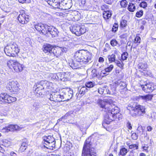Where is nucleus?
I'll return each mask as SVG.
<instances>
[{"mask_svg": "<svg viewBox=\"0 0 156 156\" xmlns=\"http://www.w3.org/2000/svg\"><path fill=\"white\" fill-rule=\"evenodd\" d=\"M114 102L112 100H100L98 102L99 106L102 108V111L105 113L104 119L102 122L103 127L107 129L106 125H108L117 119L120 120L122 119V115L120 113V109L117 106H112Z\"/></svg>", "mask_w": 156, "mask_h": 156, "instance_id": "obj_1", "label": "nucleus"}, {"mask_svg": "<svg viewBox=\"0 0 156 156\" xmlns=\"http://www.w3.org/2000/svg\"><path fill=\"white\" fill-rule=\"evenodd\" d=\"M92 54L89 51L84 50L77 51L75 53L73 59L69 61V65L73 69H79L83 64H86L91 60Z\"/></svg>", "mask_w": 156, "mask_h": 156, "instance_id": "obj_2", "label": "nucleus"}, {"mask_svg": "<svg viewBox=\"0 0 156 156\" xmlns=\"http://www.w3.org/2000/svg\"><path fill=\"white\" fill-rule=\"evenodd\" d=\"M43 51L45 54H50L49 55V57H47L48 58V62H50L54 58V57H57L61 54L60 49L55 46H54L49 44H44L42 48Z\"/></svg>", "mask_w": 156, "mask_h": 156, "instance_id": "obj_3", "label": "nucleus"}, {"mask_svg": "<svg viewBox=\"0 0 156 156\" xmlns=\"http://www.w3.org/2000/svg\"><path fill=\"white\" fill-rule=\"evenodd\" d=\"M127 109L129 115L133 117L143 116L146 113L145 106L140 104L134 106L129 104L127 107Z\"/></svg>", "mask_w": 156, "mask_h": 156, "instance_id": "obj_4", "label": "nucleus"}, {"mask_svg": "<svg viewBox=\"0 0 156 156\" xmlns=\"http://www.w3.org/2000/svg\"><path fill=\"white\" fill-rule=\"evenodd\" d=\"M20 50L18 45L15 42L6 45L4 48L5 52L6 55L13 57L18 55Z\"/></svg>", "mask_w": 156, "mask_h": 156, "instance_id": "obj_5", "label": "nucleus"}, {"mask_svg": "<svg viewBox=\"0 0 156 156\" xmlns=\"http://www.w3.org/2000/svg\"><path fill=\"white\" fill-rule=\"evenodd\" d=\"M91 142L86 140L83 148L82 156H97L96 150L91 147Z\"/></svg>", "mask_w": 156, "mask_h": 156, "instance_id": "obj_6", "label": "nucleus"}, {"mask_svg": "<svg viewBox=\"0 0 156 156\" xmlns=\"http://www.w3.org/2000/svg\"><path fill=\"white\" fill-rule=\"evenodd\" d=\"M19 83L16 81L13 80L7 83L5 86L7 90L13 94H16L19 91Z\"/></svg>", "mask_w": 156, "mask_h": 156, "instance_id": "obj_7", "label": "nucleus"}, {"mask_svg": "<svg viewBox=\"0 0 156 156\" xmlns=\"http://www.w3.org/2000/svg\"><path fill=\"white\" fill-rule=\"evenodd\" d=\"M55 141L53 137L51 136H44L42 144L43 146L47 149L53 150L55 147Z\"/></svg>", "mask_w": 156, "mask_h": 156, "instance_id": "obj_8", "label": "nucleus"}, {"mask_svg": "<svg viewBox=\"0 0 156 156\" xmlns=\"http://www.w3.org/2000/svg\"><path fill=\"white\" fill-rule=\"evenodd\" d=\"M86 28L84 25L75 24L70 28L71 31L76 36H79L83 34L86 31Z\"/></svg>", "mask_w": 156, "mask_h": 156, "instance_id": "obj_9", "label": "nucleus"}, {"mask_svg": "<svg viewBox=\"0 0 156 156\" xmlns=\"http://www.w3.org/2000/svg\"><path fill=\"white\" fill-rule=\"evenodd\" d=\"M17 98L5 93L0 94V103L2 104H11L15 102Z\"/></svg>", "mask_w": 156, "mask_h": 156, "instance_id": "obj_10", "label": "nucleus"}, {"mask_svg": "<svg viewBox=\"0 0 156 156\" xmlns=\"http://www.w3.org/2000/svg\"><path fill=\"white\" fill-rule=\"evenodd\" d=\"M19 22L21 24H27L30 20V16L24 11L20 12L17 17Z\"/></svg>", "mask_w": 156, "mask_h": 156, "instance_id": "obj_11", "label": "nucleus"}, {"mask_svg": "<svg viewBox=\"0 0 156 156\" xmlns=\"http://www.w3.org/2000/svg\"><path fill=\"white\" fill-rule=\"evenodd\" d=\"M52 83L46 80H40L37 82L34 85L35 87H37L38 88L44 90L45 89H47L51 90L52 88Z\"/></svg>", "mask_w": 156, "mask_h": 156, "instance_id": "obj_12", "label": "nucleus"}, {"mask_svg": "<svg viewBox=\"0 0 156 156\" xmlns=\"http://www.w3.org/2000/svg\"><path fill=\"white\" fill-rule=\"evenodd\" d=\"M137 69L142 75L145 76H149L150 72L148 69V66L147 63L144 62H140L138 64Z\"/></svg>", "mask_w": 156, "mask_h": 156, "instance_id": "obj_13", "label": "nucleus"}, {"mask_svg": "<svg viewBox=\"0 0 156 156\" xmlns=\"http://www.w3.org/2000/svg\"><path fill=\"white\" fill-rule=\"evenodd\" d=\"M141 87L145 93L149 94L156 89V85L152 82L147 83L145 84L140 85Z\"/></svg>", "mask_w": 156, "mask_h": 156, "instance_id": "obj_14", "label": "nucleus"}, {"mask_svg": "<svg viewBox=\"0 0 156 156\" xmlns=\"http://www.w3.org/2000/svg\"><path fill=\"white\" fill-rule=\"evenodd\" d=\"M16 4L15 0H7L2 6L3 10L6 12H9L14 7Z\"/></svg>", "mask_w": 156, "mask_h": 156, "instance_id": "obj_15", "label": "nucleus"}, {"mask_svg": "<svg viewBox=\"0 0 156 156\" xmlns=\"http://www.w3.org/2000/svg\"><path fill=\"white\" fill-rule=\"evenodd\" d=\"M63 101H68L71 99L73 96V91L69 88H65L62 92Z\"/></svg>", "mask_w": 156, "mask_h": 156, "instance_id": "obj_16", "label": "nucleus"}, {"mask_svg": "<svg viewBox=\"0 0 156 156\" xmlns=\"http://www.w3.org/2000/svg\"><path fill=\"white\" fill-rule=\"evenodd\" d=\"M61 95L57 92H54L50 94L49 99L51 101L60 102L63 101Z\"/></svg>", "mask_w": 156, "mask_h": 156, "instance_id": "obj_17", "label": "nucleus"}, {"mask_svg": "<svg viewBox=\"0 0 156 156\" xmlns=\"http://www.w3.org/2000/svg\"><path fill=\"white\" fill-rule=\"evenodd\" d=\"M109 89H106L107 93L109 94H113L115 93L118 84L115 82H114L109 85Z\"/></svg>", "mask_w": 156, "mask_h": 156, "instance_id": "obj_18", "label": "nucleus"}, {"mask_svg": "<svg viewBox=\"0 0 156 156\" xmlns=\"http://www.w3.org/2000/svg\"><path fill=\"white\" fill-rule=\"evenodd\" d=\"M153 97L152 94H147L145 95H139L136 98V99L139 100L140 99L144 100L145 101H151Z\"/></svg>", "mask_w": 156, "mask_h": 156, "instance_id": "obj_19", "label": "nucleus"}, {"mask_svg": "<svg viewBox=\"0 0 156 156\" xmlns=\"http://www.w3.org/2000/svg\"><path fill=\"white\" fill-rule=\"evenodd\" d=\"M141 42V38L139 36V34L136 35L133 41V43L131 48H136L139 45Z\"/></svg>", "mask_w": 156, "mask_h": 156, "instance_id": "obj_20", "label": "nucleus"}, {"mask_svg": "<svg viewBox=\"0 0 156 156\" xmlns=\"http://www.w3.org/2000/svg\"><path fill=\"white\" fill-rule=\"evenodd\" d=\"M136 133L140 135L141 136L143 135L144 138L147 137L148 139L149 137L147 136V133L146 131H145L143 129V127L141 126H139L136 129Z\"/></svg>", "mask_w": 156, "mask_h": 156, "instance_id": "obj_21", "label": "nucleus"}, {"mask_svg": "<svg viewBox=\"0 0 156 156\" xmlns=\"http://www.w3.org/2000/svg\"><path fill=\"white\" fill-rule=\"evenodd\" d=\"M50 27L46 24H43L41 34L46 36H49V30Z\"/></svg>", "mask_w": 156, "mask_h": 156, "instance_id": "obj_22", "label": "nucleus"}, {"mask_svg": "<svg viewBox=\"0 0 156 156\" xmlns=\"http://www.w3.org/2000/svg\"><path fill=\"white\" fill-rule=\"evenodd\" d=\"M24 67L23 64L20 63L17 61L13 69L16 72H20L23 70Z\"/></svg>", "mask_w": 156, "mask_h": 156, "instance_id": "obj_23", "label": "nucleus"}, {"mask_svg": "<svg viewBox=\"0 0 156 156\" xmlns=\"http://www.w3.org/2000/svg\"><path fill=\"white\" fill-rule=\"evenodd\" d=\"M71 15L73 17L72 19L74 21H78L81 18V15L80 13L77 11H74L71 12Z\"/></svg>", "mask_w": 156, "mask_h": 156, "instance_id": "obj_24", "label": "nucleus"}, {"mask_svg": "<svg viewBox=\"0 0 156 156\" xmlns=\"http://www.w3.org/2000/svg\"><path fill=\"white\" fill-rule=\"evenodd\" d=\"M88 91V89L85 87H82L80 89L79 92L76 94L77 98H80L81 97L83 96Z\"/></svg>", "mask_w": 156, "mask_h": 156, "instance_id": "obj_25", "label": "nucleus"}, {"mask_svg": "<svg viewBox=\"0 0 156 156\" xmlns=\"http://www.w3.org/2000/svg\"><path fill=\"white\" fill-rule=\"evenodd\" d=\"M49 4L53 8L60 9V3L56 0L50 1Z\"/></svg>", "mask_w": 156, "mask_h": 156, "instance_id": "obj_26", "label": "nucleus"}, {"mask_svg": "<svg viewBox=\"0 0 156 156\" xmlns=\"http://www.w3.org/2000/svg\"><path fill=\"white\" fill-rule=\"evenodd\" d=\"M112 14V12L111 11H104L103 13V17L105 20H107L111 18Z\"/></svg>", "mask_w": 156, "mask_h": 156, "instance_id": "obj_27", "label": "nucleus"}, {"mask_svg": "<svg viewBox=\"0 0 156 156\" xmlns=\"http://www.w3.org/2000/svg\"><path fill=\"white\" fill-rule=\"evenodd\" d=\"M34 93L37 97H39L42 95L44 93H45V91L44 89L38 88L37 87H36Z\"/></svg>", "mask_w": 156, "mask_h": 156, "instance_id": "obj_28", "label": "nucleus"}, {"mask_svg": "<svg viewBox=\"0 0 156 156\" xmlns=\"http://www.w3.org/2000/svg\"><path fill=\"white\" fill-rule=\"evenodd\" d=\"M27 146L28 143L26 142H23L20 147L18 152L20 153H22L24 151L27 147Z\"/></svg>", "mask_w": 156, "mask_h": 156, "instance_id": "obj_29", "label": "nucleus"}, {"mask_svg": "<svg viewBox=\"0 0 156 156\" xmlns=\"http://www.w3.org/2000/svg\"><path fill=\"white\" fill-rule=\"evenodd\" d=\"M16 61V60L10 59L7 62V65L9 69H13Z\"/></svg>", "mask_w": 156, "mask_h": 156, "instance_id": "obj_30", "label": "nucleus"}, {"mask_svg": "<svg viewBox=\"0 0 156 156\" xmlns=\"http://www.w3.org/2000/svg\"><path fill=\"white\" fill-rule=\"evenodd\" d=\"M58 31L57 29L55 28H51L49 30V34H50L52 37H55L58 36Z\"/></svg>", "mask_w": 156, "mask_h": 156, "instance_id": "obj_31", "label": "nucleus"}, {"mask_svg": "<svg viewBox=\"0 0 156 156\" xmlns=\"http://www.w3.org/2000/svg\"><path fill=\"white\" fill-rule=\"evenodd\" d=\"M127 21L124 19H122L120 20L119 23V27L121 30L125 29L127 26Z\"/></svg>", "mask_w": 156, "mask_h": 156, "instance_id": "obj_32", "label": "nucleus"}, {"mask_svg": "<svg viewBox=\"0 0 156 156\" xmlns=\"http://www.w3.org/2000/svg\"><path fill=\"white\" fill-rule=\"evenodd\" d=\"M66 73H59V81H65L68 80L67 77L65 76Z\"/></svg>", "mask_w": 156, "mask_h": 156, "instance_id": "obj_33", "label": "nucleus"}, {"mask_svg": "<svg viewBox=\"0 0 156 156\" xmlns=\"http://www.w3.org/2000/svg\"><path fill=\"white\" fill-rule=\"evenodd\" d=\"M136 8L134 4L130 2L129 3L127 7V9L129 11L133 12L136 10Z\"/></svg>", "mask_w": 156, "mask_h": 156, "instance_id": "obj_34", "label": "nucleus"}, {"mask_svg": "<svg viewBox=\"0 0 156 156\" xmlns=\"http://www.w3.org/2000/svg\"><path fill=\"white\" fill-rule=\"evenodd\" d=\"M43 24L41 23H38L37 24L34 25L35 29L40 34H41Z\"/></svg>", "mask_w": 156, "mask_h": 156, "instance_id": "obj_35", "label": "nucleus"}, {"mask_svg": "<svg viewBox=\"0 0 156 156\" xmlns=\"http://www.w3.org/2000/svg\"><path fill=\"white\" fill-rule=\"evenodd\" d=\"M3 129L5 130L6 132L14 131L13 124H9L8 126L3 128Z\"/></svg>", "mask_w": 156, "mask_h": 156, "instance_id": "obj_36", "label": "nucleus"}, {"mask_svg": "<svg viewBox=\"0 0 156 156\" xmlns=\"http://www.w3.org/2000/svg\"><path fill=\"white\" fill-rule=\"evenodd\" d=\"M127 152V149L124 147H122L120 148L119 154V155L124 156L126 155Z\"/></svg>", "mask_w": 156, "mask_h": 156, "instance_id": "obj_37", "label": "nucleus"}, {"mask_svg": "<svg viewBox=\"0 0 156 156\" xmlns=\"http://www.w3.org/2000/svg\"><path fill=\"white\" fill-rule=\"evenodd\" d=\"M58 102L56 101H53L50 103V106L53 109H56L60 105L58 104Z\"/></svg>", "mask_w": 156, "mask_h": 156, "instance_id": "obj_38", "label": "nucleus"}, {"mask_svg": "<svg viewBox=\"0 0 156 156\" xmlns=\"http://www.w3.org/2000/svg\"><path fill=\"white\" fill-rule=\"evenodd\" d=\"M115 55L114 54L109 55L108 56V58L110 63H112L114 62L115 60Z\"/></svg>", "mask_w": 156, "mask_h": 156, "instance_id": "obj_39", "label": "nucleus"}, {"mask_svg": "<svg viewBox=\"0 0 156 156\" xmlns=\"http://www.w3.org/2000/svg\"><path fill=\"white\" fill-rule=\"evenodd\" d=\"M131 138L132 140H136L138 138V135L135 132L133 131L131 132Z\"/></svg>", "mask_w": 156, "mask_h": 156, "instance_id": "obj_40", "label": "nucleus"}, {"mask_svg": "<svg viewBox=\"0 0 156 156\" xmlns=\"http://www.w3.org/2000/svg\"><path fill=\"white\" fill-rule=\"evenodd\" d=\"M51 77L52 80L59 81V74L57 75L56 73H52L51 75Z\"/></svg>", "mask_w": 156, "mask_h": 156, "instance_id": "obj_41", "label": "nucleus"}, {"mask_svg": "<svg viewBox=\"0 0 156 156\" xmlns=\"http://www.w3.org/2000/svg\"><path fill=\"white\" fill-rule=\"evenodd\" d=\"M94 83L92 81H89L86 82L85 83V85L86 87L91 88L94 86Z\"/></svg>", "mask_w": 156, "mask_h": 156, "instance_id": "obj_42", "label": "nucleus"}, {"mask_svg": "<svg viewBox=\"0 0 156 156\" xmlns=\"http://www.w3.org/2000/svg\"><path fill=\"white\" fill-rule=\"evenodd\" d=\"M118 23H114L111 31L113 33H115L118 30Z\"/></svg>", "mask_w": 156, "mask_h": 156, "instance_id": "obj_43", "label": "nucleus"}, {"mask_svg": "<svg viewBox=\"0 0 156 156\" xmlns=\"http://www.w3.org/2000/svg\"><path fill=\"white\" fill-rule=\"evenodd\" d=\"M110 44L112 46L115 47L119 44V42L115 39L114 38L111 40Z\"/></svg>", "mask_w": 156, "mask_h": 156, "instance_id": "obj_44", "label": "nucleus"}, {"mask_svg": "<svg viewBox=\"0 0 156 156\" xmlns=\"http://www.w3.org/2000/svg\"><path fill=\"white\" fill-rule=\"evenodd\" d=\"M120 2L122 8H126L128 5V2L126 0H122L120 1Z\"/></svg>", "mask_w": 156, "mask_h": 156, "instance_id": "obj_45", "label": "nucleus"}, {"mask_svg": "<svg viewBox=\"0 0 156 156\" xmlns=\"http://www.w3.org/2000/svg\"><path fill=\"white\" fill-rule=\"evenodd\" d=\"M128 56V53L126 52H123L121 55V59L122 61L127 59Z\"/></svg>", "mask_w": 156, "mask_h": 156, "instance_id": "obj_46", "label": "nucleus"}, {"mask_svg": "<svg viewBox=\"0 0 156 156\" xmlns=\"http://www.w3.org/2000/svg\"><path fill=\"white\" fill-rule=\"evenodd\" d=\"M115 63L116 65L118 67H119L121 69H123L124 64L122 62L117 60L115 62Z\"/></svg>", "mask_w": 156, "mask_h": 156, "instance_id": "obj_47", "label": "nucleus"}, {"mask_svg": "<svg viewBox=\"0 0 156 156\" xmlns=\"http://www.w3.org/2000/svg\"><path fill=\"white\" fill-rule=\"evenodd\" d=\"M114 67V66L113 65H110L109 66L105 69V71L106 72H110L112 71Z\"/></svg>", "mask_w": 156, "mask_h": 156, "instance_id": "obj_48", "label": "nucleus"}, {"mask_svg": "<svg viewBox=\"0 0 156 156\" xmlns=\"http://www.w3.org/2000/svg\"><path fill=\"white\" fill-rule=\"evenodd\" d=\"M115 73L117 76L121 77L122 76H123L124 75V74L122 71L119 69H115Z\"/></svg>", "mask_w": 156, "mask_h": 156, "instance_id": "obj_49", "label": "nucleus"}, {"mask_svg": "<svg viewBox=\"0 0 156 156\" xmlns=\"http://www.w3.org/2000/svg\"><path fill=\"white\" fill-rule=\"evenodd\" d=\"M139 6L141 8L146 9L147 7V3L145 1H142L140 3Z\"/></svg>", "mask_w": 156, "mask_h": 156, "instance_id": "obj_50", "label": "nucleus"}, {"mask_svg": "<svg viewBox=\"0 0 156 156\" xmlns=\"http://www.w3.org/2000/svg\"><path fill=\"white\" fill-rule=\"evenodd\" d=\"M14 131H19L23 128L22 126H19L17 124H13Z\"/></svg>", "mask_w": 156, "mask_h": 156, "instance_id": "obj_51", "label": "nucleus"}, {"mask_svg": "<svg viewBox=\"0 0 156 156\" xmlns=\"http://www.w3.org/2000/svg\"><path fill=\"white\" fill-rule=\"evenodd\" d=\"M143 11L142 10L138 11L136 13V16L137 18H140L143 15Z\"/></svg>", "mask_w": 156, "mask_h": 156, "instance_id": "obj_52", "label": "nucleus"}, {"mask_svg": "<svg viewBox=\"0 0 156 156\" xmlns=\"http://www.w3.org/2000/svg\"><path fill=\"white\" fill-rule=\"evenodd\" d=\"M106 89H106V87H99L98 89V92L101 94H105V93L104 92V91L105 90L106 91Z\"/></svg>", "mask_w": 156, "mask_h": 156, "instance_id": "obj_53", "label": "nucleus"}, {"mask_svg": "<svg viewBox=\"0 0 156 156\" xmlns=\"http://www.w3.org/2000/svg\"><path fill=\"white\" fill-rule=\"evenodd\" d=\"M91 75L92 77H97L98 76L97 70L95 69H93L91 71Z\"/></svg>", "mask_w": 156, "mask_h": 156, "instance_id": "obj_54", "label": "nucleus"}, {"mask_svg": "<svg viewBox=\"0 0 156 156\" xmlns=\"http://www.w3.org/2000/svg\"><path fill=\"white\" fill-rule=\"evenodd\" d=\"M128 37V34L127 33L123 34L119 36V38L122 39L126 40Z\"/></svg>", "mask_w": 156, "mask_h": 156, "instance_id": "obj_55", "label": "nucleus"}, {"mask_svg": "<svg viewBox=\"0 0 156 156\" xmlns=\"http://www.w3.org/2000/svg\"><path fill=\"white\" fill-rule=\"evenodd\" d=\"M129 148L131 149H134L137 150L138 148V145L136 144H131L129 146Z\"/></svg>", "mask_w": 156, "mask_h": 156, "instance_id": "obj_56", "label": "nucleus"}, {"mask_svg": "<svg viewBox=\"0 0 156 156\" xmlns=\"http://www.w3.org/2000/svg\"><path fill=\"white\" fill-rule=\"evenodd\" d=\"M3 144L5 147H9L10 144V142L6 140H5L3 142Z\"/></svg>", "mask_w": 156, "mask_h": 156, "instance_id": "obj_57", "label": "nucleus"}, {"mask_svg": "<svg viewBox=\"0 0 156 156\" xmlns=\"http://www.w3.org/2000/svg\"><path fill=\"white\" fill-rule=\"evenodd\" d=\"M126 126L129 129L131 130L132 128V127L131 123L129 122H128L126 123Z\"/></svg>", "mask_w": 156, "mask_h": 156, "instance_id": "obj_58", "label": "nucleus"}, {"mask_svg": "<svg viewBox=\"0 0 156 156\" xmlns=\"http://www.w3.org/2000/svg\"><path fill=\"white\" fill-rule=\"evenodd\" d=\"M101 8L103 10L109 9V6L105 4H104L102 5L101 6Z\"/></svg>", "mask_w": 156, "mask_h": 156, "instance_id": "obj_59", "label": "nucleus"}, {"mask_svg": "<svg viewBox=\"0 0 156 156\" xmlns=\"http://www.w3.org/2000/svg\"><path fill=\"white\" fill-rule=\"evenodd\" d=\"M29 0H18V1L20 3L23 4L29 2L28 1Z\"/></svg>", "mask_w": 156, "mask_h": 156, "instance_id": "obj_60", "label": "nucleus"}, {"mask_svg": "<svg viewBox=\"0 0 156 156\" xmlns=\"http://www.w3.org/2000/svg\"><path fill=\"white\" fill-rule=\"evenodd\" d=\"M98 62L100 63H103L104 62V58L101 57H100L98 59Z\"/></svg>", "mask_w": 156, "mask_h": 156, "instance_id": "obj_61", "label": "nucleus"}, {"mask_svg": "<svg viewBox=\"0 0 156 156\" xmlns=\"http://www.w3.org/2000/svg\"><path fill=\"white\" fill-rule=\"evenodd\" d=\"M147 131L148 132H151L152 130L153 129L152 127L150 126H147Z\"/></svg>", "mask_w": 156, "mask_h": 156, "instance_id": "obj_62", "label": "nucleus"}, {"mask_svg": "<svg viewBox=\"0 0 156 156\" xmlns=\"http://www.w3.org/2000/svg\"><path fill=\"white\" fill-rule=\"evenodd\" d=\"M149 147L147 145H146V146H144L142 147V148L144 151H147Z\"/></svg>", "mask_w": 156, "mask_h": 156, "instance_id": "obj_63", "label": "nucleus"}, {"mask_svg": "<svg viewBox=\"0 0 156 156\" xmlns=\"http://www.w3.org/2000/svg\"><path fill=\"white\" fill-rule=\"evenodd\" d=\"M0 152L4 154L5 152V150L3 148L0 146Z\"/></svg>", "mask_w": 156, "mask_h": 156, "instance_id": "obj_64", "label": "nucleus"}]
</instances>
